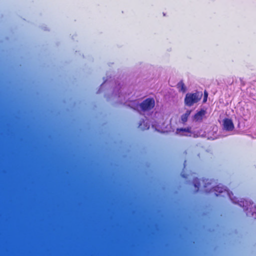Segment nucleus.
I'll return each mask as SVG.
<instances>
[{
  "label": "nucleus",
  "mask_w": 256,
  "mask_h": 256,
  "mask_svg": "<svg viewBox=\"0 0 256 256\" xmlns=\"http://www.w3.org/2000/svg\"><path fill=\"white\" fill-rule=\"evenodd\" d=\"M202 96V92L196 90L194 92H188L186 94L184 103L185 106L190 107L198 102Z\"/></svg>",
  "instance_id": "nucleus-1"
},
{
  "label": "nucleus",
  "mask_w": 256,
  "mask_h": 256,
  "mask_svg": "<svg viewBox=\"0 0 256 256\" xmlns=\"http://www.w3.org/2000/svg\"><path fill=\"white\" fill-rule=\"evenodd\" d=\"M210 192H214L216 196L224 197L226 195L234 203H238L235 198H232L233 194L220 184L217 185L210 189Z\"/></svg>",
  "instance_id": "nucleus-2"
},
{
  "label": "nucleus",
  "mask_w": 256,
  "mask_h": 256,
  "mask_svg": "<svg viewBox=\"0 0 256 256\" xmlns=\"http://www.w3.org/2000/svg\"><path fill=\"white\" fill-rule=\"evenodd\" d=\"M155 106V100L153 98H148L139 104L140 110L143 112H149Z\"/></svg>",
  "instance_id": "nucleus-3"
},
{
  "label": "nucleus",
  "mask_w": 256,
  "mask_h": 256,
  "mask_svg": "<svg viewBox=\"0 0 256 256\" xmlns=\"http://www.w3.org/2000/svg\"><path fill=\"white\" fill-rule=\"evenodd\" d=\"M0 128H6V108L2 106L0 108Z\"/></svg>",
  "instance_id": "nucleus-4"
},
{
  "label": "nucleus",
  "mask_w": 256,
  "mask_h": 256,
  "mask_svg": "<svg viewBox=\"0 0 256 256\" xmlns=\"http://www.w3.org/2000/svg\"><path fill=\"white\" fill-rule=\"evenodd\" d=\"M206 114V110L201 109L200 111H198L195 114L192 116V120L194 122H201L203 118L204 115Z\"/></svg>",
  "instance_id": "nucleus-5"
},
{
  "label": "nucleus",
  "mask_w": 256,
  "mask_h": 256,
  "mask_svg": "<svg viewBox=\"0 0 256 256\" xmlns=\"http://www.w3.org/2000/svg\"><path fill=\"white\" fill-rule=\"evenodd\" d=\"M223 128H234L232 120L228 118H224L222 120Z\"/></svg>",
  "instance_id": "nucleus-6"
},
{
  "label": "nucleus",
  "mask_w": 256,
  "mask_h": 256,
  "mask_svg": "<svg viewBox=\"0 0 256 256\" xmlns=\"http://www.w3.org/2000/svg\"><path fill=\"white\" fill-rule=\"evenodd\" d=\"M191 129H176V133L181 136H191Z\"/></svg>",
  "instance_id": "nucleus-7"
},
{
  "label": "nucleus",
  "mask_w": 256,
  "mask_h": 256,
  "mask_svg": "<svg viewBox=\"0 0 256 256\" xmlns=\"http://www.w3.org/2000/svg\"><path fill=\"white\" fill-rule=\"evenodd\" d=\"M121 85L120 83L116 84V86L113 89L112 92V96H114L120 97Z\"/></svg>",
  "instance_id": "nucleus-8"
},
{
  "label": "nucleus",
  "mask_w": 256,
  "mask_h": 256,
  "mask_svg": "<svg viewBox=\"0 0 256 256\" xmlns=\"http://www.w3.org/2000/svg\"><path fill=\"white\" fill-rule=\"evenodd\" d=\"M144 124V128H150V126H152V128H154V126L150 124V122L149 119L142 120V121H140V126H138V128H140V126L142 125V124Z\"/></svg>",
  "instance_id": "nucleus-9"
},
{
  "label": "nucleus",
  "mask_w": 256,
  "mask_h": 256,
  "mask_svg": "<svg viewBox=\"0 0 256 256\" xmlns=\"http://www.w3.org/2000/svg\"><path fill=\"white\" fill-rule=\"evenodd\" d=\"M177 88H178L179 92H185L187 90L182 80H181L178 83Z\"/></svg>",
  "instance_id": "nucleus-10"
},
{
  "label": "nucleus",
  "mask_w": 256,
  "mask_h": 256,
  "mask_svg": "<svg viewBox=\"0 0 256 256\" xmlns=\"http://www.w3.org/2000/svg\"><path fill=\"white\" fill-rule=\"evenodd\" d=\"M191 112L190 110H187L184 114L181 116V120L184 122L188 120V117L190 115Z\"/></svg>",
  "instance_id": "nucleus-11"
},
{
  "label": "nucleus",
  "mask_w": 256,
  "mask_h": 256,
  "mask_svg": "<svg viewBox=\"0 0 256 256\" xmlns=\"http://www.w3.org/2000/svg\"><path fill=\"white\" fill-rule=\"evenodd\" d=\"M193 182L194 186L196 188V191L198 190L200 186V180L198 178H195L194 179Z\"/></svg>",
  "instance_id": "nucleus-12"
},
{
  "label": "nucleus",
  "mask_w": 256,
  "mask_h": 256,
  "mask_svg": "<svg viewBox=\"0 0 256 256\" xmlns=\"http://www.w3.org/2000/svg\"><path fill=\"white\" fill-rule=\"evenodd\" d=\"M106 81H104V82H103V83H102V84L100 86V88H99V89H98V92H96V93H98H98H100V92H102V87H103V86H104V84H106Z\"/></svg>",
  "instance_id": "nucleus-13"
},
{
  "label": "nucleus",
  "mask_w": 256,
  "mask_h": 256,
  "mask_svg": "<svg viewBox=\"0 0 256 256\" xmlns=\"http://www.w3.org/2000/svg\"><path fill=\"white\" fill-rule=\"evenodd\" d=\"M207 100H208V97L204 96V98H203V100H202V103L203 104L206 103V101H207Z\"/></svg>",
  "instance_id": "nucleus-14"
},
{
  "label": "nucleus",
  "mask_w": 256,
  "mask_h": 256,
  "mask_svg": "<svg viewBox=\"0 0 256 256\" xmlns=\"http://www.w3.org/2000/svg\"><path fill=\"white\" fill-rule=\"evenodd\" d=\"M208 92L206 90H205L204 91V96L208 97Z\"/></svg>",
  "instance_id": "nucleus-15"
},
{
  "label": "nucleus",
  "mask_w": 256,
  "mask_h": 256,
  "mask_svg": "<svg viewBox=\"0 0 256 256\" xmlns=\"http://www.w3.org/2000/svg\"><path fill=\"white\" fill-rule=\"evenodd\" d=\"M0 132H6V129H0Z\"/></svg>",
  "instance_id": "nucleus-16"
},
{
  "label": "nucleus",
  "mask_w": 256,
  "mask_h": 256,
  "mask_svg": "<svg viewBox=\"0 0 256 256\" xmlns=\"http://www.w3.org/2000/svg\"><path fill=\"white\" fill-rule=\"evenodd\" d=\"M224 130H226V131H230V130H232L233 129H228V128H226V129H223Z\"/></svg>",
  "instance_id": "nucleus-17"
},
{
  "label": "nucleus",
  "mask_w": 256,
  "mask_h": 256,
  "mask_svg": "<svg viewBox=\"0 0 256 256\" xmlns=\"http://www.w3.org/2000/svg\"><path fill=\"white\" fill-rule=\"evenodd\" d=\"M158 132H161V131L160 130V129H158V128H156L155 129Z\"/></svg>",
  "instance_id": "nucleus-18"
},
{
  "label": "nucleus",
  "mask_w": 256,
  "mask_h": 256,
  "mask_svg": "<svg viewBox=\"0 0 256 256\" xmlns=\"http://www.w3.org/2000/svg\"><path fill=\"white\" fill-rule=\"evenodd\" d=\"M240 81L242 83V84L244 85V82L242 81V80L240 78Z\"/></svg>",
  "instance_id": "nucleus-19"
},
{
  "label": "nucleus",
  "mask_w": 256,
  "mask_h": 256,
  "mask_svg": "<svg viewBox=\"0 0 256 256\" xmlns=\"http://www.w3.org/2000/svg\"><path fill=\"white\" fill-rule=\"evenodd\" d=\"M163 15H164V16H166V14H165L164 12H163Z\"/></svg>",
  "instance_id": "nucleus-20"
},
{
  "label": "nucleus",
  "mask_w": 256,
  "mask_h": 256,
  "mask_svg": "<svg viewBox=\"0 0 256 256\" xmlns=\"http://www.w3.org/2000/svg\"><path fill=\"white\" fill-rule=\"evenodd\" d=\"M191 128L190 127H187L186 128Z\"/></svg>",
  "instance_id": "nucleus-21"
}]
</instances>
